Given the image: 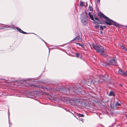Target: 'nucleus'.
<instances>
[{"label":"nucleus","mask_w":127,"mask_h":127,"mask_svg":"<svg viewBox=\"0 0 127 127\" xmlns=\"http://www.w3.org/2000/svg\"><path fill=\"white\" fill-rule=\"evenodd\" d=\"M120 86H122V85H120Z\"/></svg>","instance_id":"nucleus-28"},{"label":"nucleus","mask_w":127,"mask_h":127,"mask_svg":"<svg viewBox=\"0 0 127 127\" xmlns=\"http://www.w3.org/2000/svg\"><path fill=\"white\" fill-rule=\"evenodd\" d=\"M6 27L8 28H10V27L9 26H7Z\"/></svg>","instance_id":"nucleus-22"},{"label":"nucleus","mask_w":127,"mask_h":127,"mask_svg":"<svg viewBox=\"0 0 127 127\" xmlns=\"http://www.w3.org/2000/svg\"><path fill=\"white\" fill-rule=\"evenodd\" d=\"M69 102V101L68 100H67L66 101H65V102L66 103H68Z\"/></svg>","instance_id":"nucleus-19"},{"label":"nucleus","mask_w":127,"mask_h":127,"mask_svg":"<svg viewBox=\"0 0 127 127\" xmlns=\"http://www.w3.org/2000/svg\"><path fill=\"white\" fill-rule=\"evenodd\" d=\"M126 76L127 75V71H126Z\"/></svg>","instance_id":"nucleus-25"},{"label":"nucleus","mask_w":127,"mask_h":127,"mask_svg":"<svg viewBox=\"0 0 127 127\" xmlns=\"http://www.w3.org/2000/svg\"><path fill=\"white\" fill-rule=\"evenodd\" d=\"M118 73L120 74L126 76V73L125 72L121 69H120L118 71Z\"/></svg>","instance_id":"nucleus-6"},{"label":"nucleus","mask_w":127,"mask_h":127,"mask_svg":"<svg viewBox=\"0 0 127 127\" xmlns=\"http://www.w3.org/2000/svg\"><path fill=\"white\" fill-rule=\"evenodd\" d=\"M100 0H97V1L99 3H100Z\"/></svg>","instance_id":"nucleus-21"},{"label":"nucleus","mask_w":127,"mask_h":127,"mask_svg":"<svg viewBox=\"0 0 127 127\" xmlns=\"http://www.w3.org/2000/svg\"><path fill=\"white\" fill-rule=\"evenodd\" d=\"M88 14L91 19L92 20H94V18L93 15L92 14H91V13L89 12L88 13Z\"/></svg>","instance_id":"nucleus-11"},{"label":"nucleus","mask_w":127,"mask_h":127,"mask_svg":"<svg viewBox=\"0 0 127 127\" xmlns=\"http://www.w3.org/2000/svg\"><path fill=\"white\" fill-rule=\"evenodd\" d=\"M84 5V2L83 1H80V7H82Z\"/></svg>","instance_id":"nucleus-14"},{"label":"nucleus","mask_w":127,"mask_h":127,"mask_svg":"<svg viewBox=\"0 0 127 127\" xmlns=\"http://www.w3.org/2000/svg\"><path fill=\"white\" fill-rule=\"evenodd\" d=\"M88 10L91 11L92 12L93 10V7L91 6H89L88 7Z\"/></svg>","instance_id":"nucleus-13"},{"label":"nucleus","mask_w":127,"mask_h":127,"mask_svg":"<svg viewBox=\"0 0 127 127\" xmlns=\"http://www.w3.org/2000/svg\"><path fill=\"white\" fill-rule=\"evenodd\" d=\"M88 17L85 13H82L81 15V20L83 23L84 24L87 23V19Z\"/></svg>","instance_id":"nucleus-3"},{"label":"nucleus","mask_w":127,"mask_h":127,"mask_svg":"<svg viewBox=\"0 0 127 127\" xmlns=\"http://www.w3.org/2000/svg\"><path fill=\"white\" fill-rule=\"evenodd\" d=\"M86 6H87L88 5L87 3H86Z\"/></svg>","instance_id":"nucleus-24"},{"label":"nucleus","mask_w":127,"mask_h":127,"mask_svg":"<svg viewBox=\"0 0 127 127\" xmlns=\"http://www.w3.org/2000/svg\"><path fill=\"white\" fill-rule=\"evenodd\" d=\"M100 17H103L105 19V23L107 25H113L115 26L118 27H120V25L119 24L115 22L112 20L110 19L107 17L106 16L102 13H100L99 15Z\"/></svg>","instance_id":"nucleus-1"},{"label":"nucleus","mask_w":127,"mask_h":127,"mask_svg":"<svg viewBox=\"0 0 127 127\" xmlns=\"http://www.w3.org/2000/svg\"><path fill=\"white\" fill-rule=\"evenodd\" d=\"M126 115L127 116V115Z\"/></svg>","instance_id":"nucleus-29"},{"label":"nucleus","mask_w":127,"mask_h":127,"mask_svg":"<svg viewBox=\"0 0 127 127\" xmlns=\"http://www.w3.org/2000/svg\"><path fill=\"white\" fill-rule=\"evenodd\" d=\"M100 27V29L101 30H103V26H99V27Z\"/></svg>","instance_id":"nucleus-17"},{"label":"nucleus","mask_w":127,"mask_h":127,"mask_svg":"<svg viewBox=\"0 0 127 127\" xmlns=\"http://www.w3.org/2000/svg\"><path fill=\"white\" fill-rule=\"evenodd\" d=\"M79 119L80 120V121H82V122H83V120L82 119V118H79Z\"/></svg>","instance_id":"nucleus-20"},{"label":"nucleus","mask_w":127,"mask_h":127,"mask_svg":"<svg viewBox=\"0 0 127 127\" xmlns=\"http://www.w3.org/2000/svg\"><path fill=\"white\" fill-rule=\"evenodd\" d=\"M95 20L94 21V23L95 24V27L96 29H98L99 27V24H101V22L97 17H95Z\"/></svg>","instance_id":"nucleus-4"},{"label":"nucleus","mask_w":127,"mask_h":127,"mask_svg":"<svg viewBox=\"0 0 127 127\" xmlns=\"http://www.w3.org/2000/svg\"><path fill=\"white\" fill-rule=\"evenodd\" d=\"M75 55L76 57L77 58H81L82 57V56L80 53H76Z\"/></svg>","instance_id":"nucleus-10"},{"label":"nucleus","mask_w":127,"mask_h":127,"mask_svg":"<svg viewBox=\"0 0 127 127\" xmlns=\"http://www.w3.org/2000/svg\"><path fill=\"white\" fill-rule=\"evenodd\" d=\"M117 62L114 59H112L110 60L108 63V64L109 65H116Z\"/></svg>","instance_id":"nucleus-5"},{"label":"nucleus","mask_w":127,"mask_h":127,"mask_svg":"<svg viewBox=\"0 0 127 127\" xmlns=\"http://www.w3.org/2000/svg\"><path fill=\"white\" fill-rule=\"evenodd\" d=\"M94 49L96 50L97 52H98L105 57L107 56V54L104 51L105 50L103 47L100 45H95L94 44L92 45Z\"/></svg>","instance_id":"nucleus-2"},{"label":"nucleus","mask_w":127,"mask_h":127,"mask_svg":"<svg viewBox=\"0 0 127 127\" xmlns=\"http://www.w3.org/2000/svg\"><path fill=\"white\" fill-rule=\"evenodd\" d=\"M84 115L83 114H80L79 115V117H84Z\"/></svg>","instance_id":"nucleus-18"},{"label":"nucleus","mask_w":127,"mask_h":127,"mask_svg":"<svg viewBox=\"0 0 127 127\" xmlns=\"http://www.w3.org/2000/svg\"><path fill=\"white\" fill-rule=\"evenodd\" d=\"M121 47L123 48V49L125 51H127V49L123 45H122Z\"/></svg>","instance_id":"nucleus-16"},{"label":"nucleus","mask_w":127,"mask_h":127,"mask_svg":"<svg viewBox=\"0 0 127 127\" xmlns=\"http://www.w3.org/2000/svg\"><path fill=\"white\" fill-rule=\"evenodd\" d=\"M76 44L77 45H79L81 46L82 48L83 49H85V47L84 45H83L81 43H77Z\"/></svg>","instance_id":"nucleus-12"},{"label":"nucleus","mask_w":127,"mask_h":127,"mask_svg":"<svg viewBox=\"0 0 127 127\" xmlns=\"http://www.w3.org/2000/svg\"><path fill=\"white\" fill-rule=\"evenodd\" d=\"M0 96H1V95H0Z\"/></svg>","instance_id":"nucleus-31"},{"label":"nucleus","mask_w":127,"mask_h":127,"mask_svg":"<svg viewBox=\"0 0 127 127\" xmlns=\"http://www.w3.org/2000/svg\"><path fill=\"white\" fill-rule=\"evenodd\" d=\"M115 105L116 106H120L121 105V104L119 103L118 101H117L115 104Z\"/></svg>","instance_id":"nucleus-15"},{"label":"nucleus","mask_w":127,"mask_h":127,"mask_svg":"<svg viewBox=\"0 0 127 127\" xmlns=\"http://www.w3.org/2000/svg\"><path fill=\"white\" fill-rule=\"evenodd\" d=\"M81 92V91L80 90H79V91H78L79 92Z\"/></svg>","instance_id":"nucleus-27"},{"label":"nucleus","mask_w":127,"mask_h":127,"mask_svg":"<svg viewBox=\"0 0 127 127\" xmlns=\"http://www.w3.org/2000/svg\"><path fill=\"white\" fill-rule=\"evenodd\" d=\"M108 95L109 96H115V95L113 92L111 91L109 93Z\"/></svg>","instance_id":"nucleus-8"},{"label":"nucleus","mask_w":127,"mask_h":127,"mask_svg":"<svg viewBox=\"0 0 127 127\" xmlns=\"http://www.w3.org/2000/svg\"><path fill=\"white\" fill-rule=\"evenodd\" d=\"M103 28L104 27V28H105L106 27L105 26H103Z\"/></svg>","instance_id":"nucleus-23"},{"label":"nucleus","mask_w":127,"mask_h":127,"mask_svg":"<svg viewBox=\"0 0 127 127\" xmlns=\"http://www.w3.org/2000/svg\"><path fill=\"white\" fill-rule=\"evenodd\" d=\"M101 32V33H102V32Z\"/></svg>","instance_id":"nucleus-30"},{"label":"nucleus","mask_w":127,"mask_h":127,"mask_svg":"<svg viewBox=\"0 0 127 127\" xmlns=\"http://www.w3.org/2000/svg\"><path fill=\"white\" fill-rule=\"evenodd\" d=\"M81 39V38L79 36H78L74 38L72 41L73 40H79Z\"/></svg>","instance_id":"nucleus-9"},{"label":"nucleus","mask_w":127,"mask_h":127,"mask_svg":"<svg viewBox=\"0 0 127 127\" xmlns=\"http://www.w3.org/2000/svg\"><path fill=\"white\" fill-rule=\"evenodd\" d=\"M42 40H43V41H44V42L45 43H46V42L45 41H44V40H43V39H42Z\"/></svg>","instance_id":"nucleus-26"},{"label":"nucleus","mask_w":127,"mask_h":127,"mask_svg":"<svg viewBox=\"0 0 127 127\" xmlns=\"http://www.w3.org/2000/svg\"><path fill=\"white\" fill-rule=\"evenodd\" d=\"M20 32L22 33L23 34H27V33L23 31L22 30L18 28H16Z\"/></svg>","instance_id":"nucleus-7"}]
</instances>
